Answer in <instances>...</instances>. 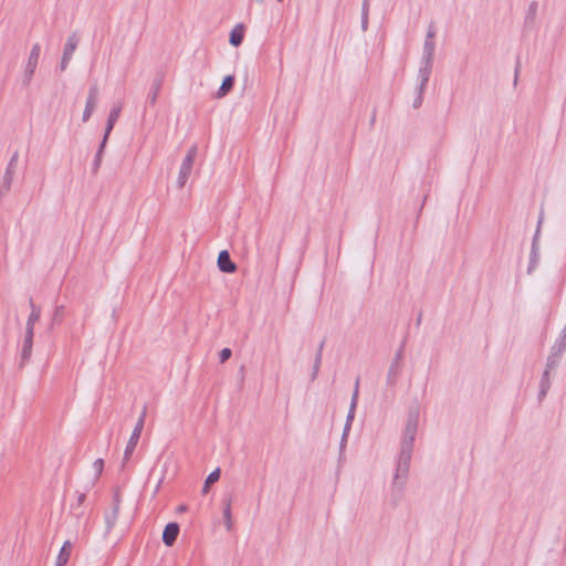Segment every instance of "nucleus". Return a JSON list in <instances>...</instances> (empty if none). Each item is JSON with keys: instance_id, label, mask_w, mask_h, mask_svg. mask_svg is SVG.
Here are the masks:
<instances>
[{"instance_id": "obj_1", "label": "nucleus", "mask_w": 566, "mask_h": 566, "mask_svg": "<svg viewBox=\"0 0 566 566\" xmlns=\"http://www.w3.org/2000/svg\"><path fill=\"white\" fill-rule=\"evenodd\" d=\"M434 51H436V43L434 41H426L423 42V49H422V57L420 61L418 74H417V81H420V88H424L429 82L432 66H433V60H434Z\"/></svg>"}, {"instance_id": "obj_2", "label": "nucleus", "mask_w": 566, "mask_h": 566, "mask_svg": "<svg viewBox=\"0 0 566 566\" xmlns=\"http://www.w3.org/2000/svg\"><path fill=\"white\" fill-rule=\"evenodd\" d=\"M40 53H41V45L39 43H34L32 45V49L28 56V60H27V63L24 66V71H23V75H22V84L24 86H29L33 78V75H34L38 64H39Z\"/></svg>"}, {"instance_id": "obj_3", "label": "nucleus", "mask_w": 566, "mask_h": 566, "mask_svg": "<svg viewBox=\"0 0 566 566\" xmlns=\"http://www.w3.org/2000/svg\"><path fill=\"white\" fill-rule=\"evenodd\" d=\"M418 422H419V410L417 408L411 409L408 413L406 427L403 430V436L401 439L402 446L413 447V442H415L417 430H418Z\"/></svg>"}, {"instance_id": "obj_4", "label": "nucleus", "mask_w": 566, "mask_h": 566, "mask_svg": "<svg viewBox=\"0 0 566 566\" xmlns=\"http://www.w3.org/2000/svg\"><path fill=\"white\" fill-rule=\"evenodd\" d=\"M197 156V146H192L188 149L186 157L182 160V164L179 169L177 185L179 188H184L188 178L191 175L195 158Z\"/></svg>"}, {"instance_id": "obj_5", "label": "nucleus", "mask_w": 566, "mask_h": 566, "mask_svg": "<svg viewBox=\"0 0 566 566\" xmlns=\"http://www.w3.org/2000/svg\"><path fill=\"white\" fill-rule=\"evenodd\" d=\"M358 391H359V378H357L355 381V388H354V391L352 395V401H350L349 410H348V413L346 417V422H345L344 430H343L340 449H343L346 444V440H347V437H348V433H349V430L352 427V422L355 417V410H356L357 400H358Z\"/></svg>"}, {"instance_id": "obj_6", "label": "nucleus", "mask_w": 566, "mask_h": 566, "mask_svg": "<svg viewBox=\"0 0 566 566\" xmlns=\"http://www.w3.org/2000/svg\"><path fill=\"white\" fill-rule=\"evenodd\" d=\"M77 44H78L77 35L74 33L71 34L67 38L66 43L64 45L63 55H62L61 63H60L61 71H64L67 67L69 62L71 61V59L77 48Z\"/></svg>"}, {"instance_id": "obj_7", "label": "nucleus", "mask_w": 566, "mask_h": 566, "mask_svg": "<svg viewBox=\"0 0 566 566\" xmlns=\"http://www.w3.org/2000/svg\"><path fill=\"white\" fill-rule=\"evenodd\" d=\"M142 431V423L140 421H137L124 452L123 465H125V463L129 460L132 453L134 452L140 438Z\"/></svg>"}, {"instance_id": "obj_8", "label": "nucleus", "mask_w": 566, "mask_h": 566, "mask_svg": "<svg viewBox=\"0 0 566 566\" xmlns=\"http://www.w3.org/2000/svg\"><path fill=\"white\" fill-rule=\"evenodd\" d=\"M97 95H98L97 86L96 85L91 86L90 91H88V96L86 98V104H85V108L83 112V116H82V120L84 123L91 118L92 114L94 113V111L96 108Z\"/></svg>"}, {"instance_id": "obj_9", "label": "nucleus", "mask_w": 566, "mask_h": 566, "mask_svg": "<svg viewBox=\"0 0 566 566\" xmlns=\"http://www.w3.org/2000/svg\"><path fill=\"white\" fill-rule=\"evenodd\" d=\"M18 153H14L13 156L10 158L9 164L7 166V169L4 171L3 176V188L6 191H9L14 178L15 168H17V161H18Z\"/></svg>"}, {"instance_id": "obj_10", "label": "nucleus", "mask_w": 566, "mask_h": 566, "mask_svg": "<svg viewBox=\"0 0 566 566\" xmlns=\"http://www.w3.org/2000/svg\"><path fill=\"white\" fill-rule=\"evenodd\" d=\"M122 111V105L117 104L112 107L108 114L105 132H104V143H107L111 132L114 128L115 123L117 122Z\"/></svg>"}, {"instance_id": "obj_11", "label": "nucleus", "mask_w": 566, "mask_h": 566, "mask_svg": "<svg viewBox=\"0 0 566 566\" xmlns=\"http://www.w3.org/2000/svg\"><path fill=\"white\" fill-rule=\"evenodd\" d=\"M34 332L25 331L22 350H21V366H23L31 357L33 346Z\"/></svg>"}, {"instance_id": "obj_12", "label": "nucleus", "mask_w": 566, "mask_h": 566, "mask_svg": "<svg viewBox=\"0 0 566 566\" xmlns=\"http://www.w3.org/2000/svg\"><path fill=\"white\" fill-rule=\"evenodd\" d=\"M217 263L221 272L233 273L237 270V265L231 261L230 254L227 250L219 253Z\"/></svg>"}, {"instance_id": "obj_13", "label": "nucleus", "mask_w": 566, "mask_h": 566, "mask_svg": "<svg viewBox=\"0 0 566 566\" xmlns=\"http://www.w3.org/2000/svg\"><path fill=\"white\" fill-rule=\"evenodd\" d=\"M538 232H539V229H537V231L533 238V242H532V250H531V254H530V264L527 268L528 273H532L536 269V266L539 262Z\"/></svg>"}, {"instance_id": "obj_14", "label": "nucleus", "mask_w": 566, "mask_h": 566, "mask_svg": "<svg viewBox=\"0 0 566 566\" xmlns=\"http://www.w3.org/2000/svg\"><path fill=\"white\" fill-rule=\"evenodd\" d=\"M179 534V525L177 523H168L163 532V542L167 546H171Z\"/></svg>"}, {"instance_id": "obj_15", "label": "nucleus", "mask_w": 566, "mask_h": 566, "mask_svg": "<svg viewBox=\"0 0 566 566\" xmlns=\"http://www.w3.org/2000/svg\"><path fill=\"white\" fill-rule=\"evenodd\" d=\"M29 304H30V307H31V313H30V315L28 317V321H27L25 331L33 332L35 323L40 319L41 310H40V307H38L34 304L32 298H30Z\"/></svg>"}, {"instance_id": "obj_16", "label": "nucleus", "mask_w": 566, "mask_h": 566, "mask_svg": "<svg viewBox=\"0 0 566 566\" xmlns=\"http://www.w3.org/2000/svg\"><path fill=\"white\" fill-rule=\"evenodd\" d=\"M412 449H413V447H411V446L400 444V452H399L397 464L401 465V470H405L406 467L410 465Z\"/></svg>"}, {"instance_id": "obj_17", "label": "nucleus", "mask_w": 566, "mask_h": 566, "mask_svg": "<svg viewBox=\"0 0 566 566\" xmlns=\"http://www.w3.org/2000/svg\"><path fill=\"white\" fill-rule=\"evenodd\" d=\"M72 551V543L70 541H65L62 545L59 555L55 560V566H65L69 562Z\"/></svg>"}, {"instance_id": "obj_18", "label": "nucleus", "mask_w": 566, "mask_h": 566, "mask_svg": "<svg viewBox=\"0 0 566 566\" xmlns=\"http://www.w3.org/2000/svg\"><path fill=\"white\" fill-rule=\"evenodd\" d=\"M409 467H406L405 470H401V465L397 464L396 474L394 476V486L399 491L403 489L407 478H408Z\"/></svg>"}, {"instance_id": "obj_19", "label": "nucleus", "mask_w": 566, "mask_h": 566, "mask_svg": "<svg viewBox=\"0 0 566 566\" xmlns=\"http://www.w3.org/2000/svg\"><path fill=\"white\" fill-rule=\"evenodd\" d=\"M323 347H324V342H322L319 344V347H318L315 358H314L313 369H312V375H311L312 380L316 379V377L318 375L321 364H322Z\"/></svg>"}, {"instance_id": "obj_20", "label": "nucleus", "mask_w": 566, "mask_h": 566, "mask_svg": "<svg viewBox=\"0 0 566 566\" xmlns=\"http://www.w3.org/2000/svg\"><path fill=\"white\" fill-rule=\"evenodd\" d=\"M233 83H234V76L233 75L226 76L223 78L222 83H221V86L219 87L217 96L218 97H223L224 95H227L228 92L233 87Z\"/></svg>"}, {"instance_id": "obj_21", "label": "nucleus", "mask_w": 566, "mask_h": 566, "mask_svg": "<svg viewBox=\"0 0 566 566\" xmlns=\"http://www.w3.org/2000/svg\"><path fill=\"white\" fill-rule=\"evenodd\" d=\"M556 353H564L566 349V323L563 327L558 338L556 339L555 344L552 346Z\"/></svg>"}, {"instance_id": "obj_22", "label": "nucleus", "mask_w": 566, "mask_h": 566, "mask_svg": "<svg viewBox=\"0 0 566 566\" xmlns=\"http://www.w3.org/2000/svg\"><path fill=\"white\" fill-rule=\"evenodd\" d=\"M562 354L563 353H556V350L552 347L551 354L547 357L545 370H548L549 373L552 369H554L558 365Z\"/></svg>"}, {"instance_id": "obj_23", "label": "nucleus", "mask_w": 566, "mask_h": 566, "mask_svg": "<svg viewBox=\"0 0 566 566\" xmlns=\"http://www.w3.org/2000/svg\"><path fill=\"white\" fill-rule=\"evenodd\" d=\"M118 510H119V506H118V503H116L113 509V512L105 516L106 533H109L111 530L113 528V526L115 525V523L117 521Z\"/></svg>"}, {"instance_id": "obj_24", "label": "nucleus", "mask_w": 566, "mask_h": 566, "mask_svg": "<svg viewBox=\"0 0 566 566\" xmlns=\"http://www.w3.org/2000/svg\"><path fill=\"white\" fill-rule=\"evenodd\" d=\"M230 43L233 45V46H239L242 41H243V29L241 25L237 27L235 29L232 30V32L230 33Z\"/></svg>"}, {"instance_id": "obj_25", "label": "nucleus", "mask_w": 566, "mask_h": 566, "mask_svg": "<svg viewBox=\"0 0 566 566\" xmlns=\"http://www.w3.org/2000/svg\"><path fill=\"white\" fill-rule=\"evenodd\" d=\"M220 478V469L217 468L216 470H213L206 479L205 481V485L202 488V493L206 494L208 493L209 491V488L211 484H213L214 482H217Z\"/></svg>"}, {"instance_id": "obj_26", "label": "nucleus", "mask_w": 566, "mask_h": 566, "mask_svg": "<svg viewBox=\"0 0 566 566\" xmlns=\"http://www.w3.org/2000/svg\"><path fill=\"white\" fill-rule=\"evenodd\" d=\"M541 390H539V399H542L543 397H545V395L547 394V391L549 390L551 388V381H549V373L548 370H544L543 373V376H542V380H541Z\"/></svg>"}, {"instance_id": "obj_27", "label": "nucleus", "mask_w": 566, "mask_h": 566, "mask_svg": "<svg viewBox=\"0 0 566 566\" xmlns=\"http://www.w3.org/2000/svg\"><path fill=\"white\" fill-rule=\"evenodd\" d=\"M400 363L392 361L389 370H388V377L387 380L390 385H394L396 382V378L399 374Z\"/></svg>"}, {"instance_id": "obj_28", "label": "nucleus", "mask_w": 566, "mask_h": 566, "mask_svg": "<svg viewBox=\"0 0 566 566\" xmlns=\"http://www.w3.org/2000/svg\"><path fill=\"white\" fill-rule=\"evenodd\" d=\"M105 145H106V143H104V139H103L101 145H99V148H98V150H97V153L95 155V159H94V163H93V172H97V170L99 169Z\"/></svg>"}, {"instance_id": "obj_29", "label": "nucleus", "mask_w": 566, "mask_h": 566, "mask_svg": "<svg viewBox=\"0 0 566 566\" xmlns=\"http://www.w3.org/2000/svg\"><path fill=\"white\" fill-rule=\"evenodd\" d=\"M368 28V0H364L361 8V29L366 31Z\"/></svg>"}, {"instance_id": "obj_30", "label": "nucleus", "mask_w": 566, "mask_h": 566, "mask_svg": "<svg viewBox=\"0 0 566 566\" xmlns=\"http://www.w3.org/2000/svg\"><path fill=\"white\" fill-rule=\"evenodd\" d=\"M160 85H161V83L159 81L154 83V85H153V92L148 97V101L151 105H154L157 101V97H158V94L160 91Z\"/></svg>"}, {"instance_id": "obj_31", "label": "nucleus", "mask_w": 566, "mask_h": 566, "mask_svg": "<svg viewBox=\"0 0 566 566\" xmlns=\"http://www.w3.org/2000/svg\"><path fill=\"white\" fill-rule=\"evenodd\" d=\"M93 469L95 471V478L97 479L102 474L103 469H104L103 459H96L93 463Z\"/></svg>"}, {"instance_id": "obj_32", "label": "nucleus", "mask_w": 566, "mask_h": 566, "mask_svg": "<svg viewBox=\"0 0 566 566\" xmlns=\"http://www.w3.org/2000/svg\"><path fill=\"white\" fill-rule=\"evenodd\" d=\"M417 90H418V95H417V97H416V99L413 102V107H416V108L421 105V103H422V95H423V92L426 90V87L422 88V90L420 88V81H418Z\"/></svg>"}, {"instance_id": "obj_33", "label": "nucleus", "mask_w": 566, "mask_h": 566, "mask_svg": "<svg viewBox=\"0 0 566 566\" xmlns=\"http://www.w3.org/2000/svg\"><path fill=\"white\" fill-rule=\"evenodd\" d=\"M434 36H436V27L433 23H431L429 27H428V30H427V34H426V41H434Z\"/></svg>"}, {"instance_id": "obj_34", "label": "nucleus", "mask_w": 566, "mask_h": 566, "mask_svg": "<svg viewBox=\"0 0 566 566\" xmlns=\"http://www.w3.org/2000/svg\"><path fill=\"white\" fill-rule=\"evenodd\" d=\"M223 516L227 521L228 527L231 525V507H230V501L227 502L226 507L223 510Z\"/></svg>"}, {"instance_id": "obj_35", "label": "nucleus", "mask_w": 566, "mask_h": 566, "mask_svg": "<svg viewBox=\"0 0 566 566\" xmlns=\"http://www.w3.org/2000/svg\"><path fill=\"white\" fill-rule=\"evenodd\" d=\"M231 349L230 348H223L221 349L220 354H219V357H220V361L221 363H224L226 360H228L230 357H231Z\"/></svg>"}, {"instance_id": "obj_36", "label": "nucleus", "mask_w": 566, "mask_h": 566, "mask_svg": "<svg viewBox=\"0 0 566 566\" xmlns=\"http://www.w3.org/2000/svg\"><path fill=\"white\" fill-rule=\"evenodd\" d=\"M63 315V306H59L56 307L55 312H54V316H53V319L54 321H59Z\"/></svg>"}, {"instance_id": "obj_37", "label": "nucleus", "mask_w": 566, "mask_h": 566, "mask_svg": "<svg viewBox=\"0 0 566 566\" xmlns=\"http://www.w3.org/2000/svg\"><path fill=\"white\" fill-rule=\"evenodd\" d=\"M146 412H147V409H146V407H144V408H143V411H142V413H140V416H139L138 420H137V421H140V423H142V429L144 428L145 418H146Z\"/></svg>"}, {"instance_id": "obj_38", "label": "nucleus", "mask_w": 566, "mask_h": 566, "mask_svg": "<svg viewBox=\"0 0 566 566\" xmlns=\"http://www.w3.org/2000/svg\"><path fill=\"white\" fill-rule=\"evenodd\" d=\"M401 358H402V349H399L392 361L400 363Z\"/></svg>"}, {"instance_id": "obj_39", "label": "nucleus", "mask_w": 566, "mask_h": 566, "mask_svg": "<svg viewBox=\"0 0 566 566\" xmlns=\"http://www.w3.org/2000/svg\"><path fill=\"white\" fill-rule=\"evenodd\" d=\"M85 500V494L84 493H81L78 496H77V504L81 505Z\"/></svg>"}, {"instance_id": "obj_40", "label": "nucleus", "mask_w": 566, "mask_h": 566, "mask_svg": "<svg viewBox=\"0 0 566 566\" xmlns=\"http://www.w3.org/2000/svg\"><path fill=\"white\" fill-rule=\"evenodd\" d=\"M186 510H187V506L184 505V504L179 505L178 509H177L178 512H185Z\"/></svg>"}]
</instances>
